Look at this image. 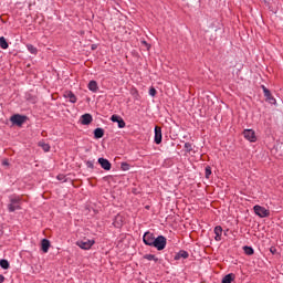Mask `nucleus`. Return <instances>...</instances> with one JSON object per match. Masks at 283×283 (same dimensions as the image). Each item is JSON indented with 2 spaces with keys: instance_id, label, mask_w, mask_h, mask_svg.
Segmentation results:
<instances>
[{
  "instance_id": "a878e982",
  "label": "nucleus",
  "mask_w": 283,
  "mask_h": 283,
  "mask_svg": "<svg viewBox=\"0 0 283 283\" xmlns=\"http://www.w3.org/2000/svg\"><path fill=\"white\" fill-rule=\"evenodd\" d=\"M185 149L188 151V154H190V151H193V145L191 143H186Z\"/></svg>"
},
{
  "instance_id": "9d476101",
  "label": "nucleus",
  "mask_w": 283,
  "mask_h": 283,
  "mask_svg": "<svg viewBox=\"0 0 283 283\" xmlns=\"http://www.w3.org/2000/svg\"><path fill=\"white\" fill-rule=\"evenodd\" d=\"M98 165H101L102 169H104L105 171H109L112 169V163H109V160L101 157L97 160Z\"/></svg>"
},
{
  "instance_id": "423d86ee",
  "label": "nucleus",
  "mask_w": 283,
  "mask_h": 283,
  "mask_svg": "<svg viewBox=\"0 0 283 283\" xmlns=\"http://www.w3.org/2000/svg\"><path fill=\"white\" fill-rule=\"evenodd\" d=\"M156 240V237L150 231H147L144 233L143 242L146 244V247H154V242Z\"/></svg>"
},
{
  "instance_id": "2f4dec72",
  "label": "nucleus",
  "mask_w": 283,
  "mask_h": 283,
  "mask_svg": "<svg viewBox=\"0 0 283 283\" xmlns=\"http://www.w3.org/2000/svg\"><path fill=\"white\" fill-rule=\"evenodd\" d=\"M86 167H88V169H94V161H86Z\"/></svg>"
},
{
  "instance_id": "aec40b11",
  "label": "nucleus",
  "mask_w": 283,
  "mask_h": 283,
  "mask_svg": "<svg viewBox=\"0 0 283 283\" xmlns=\"http://www.w3.org/2000/svg\"><path fill=\"white\" fill-rule=\"evenodd\" d=\"M0 48H1L2 50H8V48H9L8 41L6 40L4 36H1V38H0Z\"/></svg>"
},
{
  "instance_id": "bb28decb",
  "label": "nucleus",
  "mask_w": 283,
  "mask_h": 283,
  "mask_svg": "<svg viewBox=\"0 0 283 283\" xmlns=\"http://www.w3.org/2000/svg\"><path fill=\"white\" fill-rule=\"evenodd\" d=\"M120 169H122V171H129V164H127V163H122Z\"/></svg>"
},
{
  "instance_id": "c756f323",
  "label": "nucleus",
  "mask_w": 283,
  "mask_h": 283,
  "mask_svg": "<svg viewBox=\"0 0 283 283\" xmlns=\"http://www.w3.org/2000/svg\"><path fill=\"white\" fill-rule=\"evenodd\" d=\"M117 124H118V127H119V129H123V128H125V120L123 119V117H122V119H119L118 122H117Z\"/></svg>"
},
{
  "instance_id": "f3484780",
  "label": "nucleus",
  "mask_w": 283,
  "mask_h": 283,
  "mask_svg": "<svg viewBox=\"0 0 283 283\" xmlns=\"http://www.w3.org/2000/svg\"><path fill=\"white\" fill-rule=\"evenodd\" d=\"M88 90L94 93L98 92V83L96 81H91L88 83Z\"/></svg>"
},
{
  "instance_id": "473e14b6",
  "label": "nucleus",
  "mask_w": 283,
  "mask_h": 283,
  "mask_svg": "<svg viewBox=\"0 0 283 283\" xmlns=\"http://www.w3.org/2000/svg\"><path fill=\"white\" fill-rule=\"evenodd\" d=\"M2 165H3L4 167H8V165H10V163L8 161V159H3V160H2Z\"/></svg>"
},
{
  "instance_id": "2eb2a0df",
  "label": "nucleus",
  "mask_w": 283,
  "mask_h": 283,
  "mask_svg": "<svg viewBox=\"0 0 283 283\" xmlns=\"http://www.w3.org/2000/svg\"><path fill=\"white\" fill-rule=\"evenodd\" d=\"M123 222H124L123 216L117 214V216L115 217V220H114L113 224H114V227H116L117 229H120V227H123Z\"/></svg>"
},
{
  "instance_id": "0eeeda50",
  "label": "nucleus",
  "mask_w": 283,
  "mask_h": 283,
  "mask_svg": "<svg viewBox=\"0 0 283 283\" xmlns=\"http://www.w3.org/2000/svg\"><path fill=\"white\" fill-rule=\"evenodd\" d=\"M242 134H243V137L245 138V140H249L250 143L258 142V136H255V130L244 129Z\"/></svg>"
},
{
  "instance_id": "a211bd4d",
  "label": "nucleus",
  "mask_w": 283,
  "mask_h": 283,
  "mask_svg": "<svg viewBox=\"0 0 283 283\" xmlns=\"http://www.w3.org/2000/svg\"><path fill=\"white\" fill-rule=\"evenodd\" d=\"M233 280H235V274L230 273L222 279L221 283H231Z\"/></svg>"
},
{
  "instance_id": "72a5a7b5",
  "label": "nucleus",
  "mask_w": 283,
  "mask_h": 283,
  "mask_svg": "<svg viewBox=\"0 0 283 283\" xmlns=\"http://www.w3.org/2000/svg\"><path fill=\"white\" fill-rule=\"evenodd\" d=\"M6 281V277L0 274V283H3Z\"/></svg>"
},
{
  "instance_id": "5701e85b",
  "label": "nucleus",
  "mask_w": 283,
  "mask_h": 283,
  "mask_svg": "<svg viewBox=\"0 0 283 283\" xmlns=\"http://www.w3.org/2000/svg\"><path fill=\"white\" fill-rule=\"evenodd\" d=\"M39 147L43 149V151H50V144H45L44 142L39 143Z\"/></svg>"
},
{
  "instance_id": "20e7f679",
  "label": "nucleus",
  "mask_w": 283,
  "mask_h": 283,
  "mask_svg": "<svg viewBox=\"0 0 283 283\" xmlns=\"http://www.w3.org/2000/svg\"><path fill=\"white\" fill-rule=\"evenodd\" d=\"M94 244H96V241L90 239L76 241V247H80V249H83L84 251H90Z\"/></svg>"
},
{
  "instance_id": "7ed1b4c3",
  "label": "nucleus",
  "mask_w": 283,
  "mask_h": 283,
  "mask_svg": "<svg viewBox=\"0 0 283 283\" xmlns=\"http://www.w3.org/2000/svg\"><path fill=\"white\" fill-rule=\"evenodd\" d=\"M253 211L259 218H269L271 216V211L260 205L254 206Z\"/></svg>"
},
{
  "instance_id": "ddd939ff",
  "label": "nucleus",
  "mask_w": 283,
  "mask_h": 283,
  "mask_svg": "<svg viewBox=\"0 0 283 283\" xmlns=\"http://www.w3.org/2000/svg\"><path fill=\"white\" fill-rule=\"evenodd\" d=\"M50 240L48 239H42L41 241V250L43 251V253H48V251H50Z\"/></svg>"
},
{
  "instance_id": "f8f14e48",
  "label": "nucleus",
  "mask_w": 283,
  "mask_h": 283,
  "mask_svg": "<svg viewBox=\"0 0 283 283\" xmlns=\"http://www.w3.org/2000/svg\"><path fill=\"white\" fill-rule=\"evenodd\" d=\"M64 98H69L70 103H76L78 101L72 91L64 92Z\"/></svg>"
},
{
  "instance_id": "393cba45",
  "label": "nucleus",
  "mask_w": 283,
  "mask_h": 283,
  "mask_svg": "<svg viewBox=\"0 0 283 283\" xmlns=\"http://www.w3.org/2000/svg\"><path fill=\"white\" fill-rule=\"evenodd\" d=\"M27 49L29 50V52H30L31 54H36V52H39V51L36 50V46H34V45H32V44H28V45H27Z\"/></svg>"
},
{
  "instance_id": "6e6552de",
  "label": "nucleus",
  "mask_w": 283,
  "mask_h": 283,
  "mask_svg": "<svg viewBox=\"0 0 283 283\" xmlns=\"http://www.w3.org/2000/svg\"><path fill=\"white\" fill-rule=\"evenodd\" d=\"M262 90L268 103H271V105H275V97H273V95L271 94V91L266 88V86L264 85L262 86Z\"/></svg>"
},
{
  "instance_id": "412c9836",
  "label": "nucleus",
  "mask_w": 283,
  "mask_h": 283,
  "mask_svg": "<svg viewBox=\"0 0 283 283\" xmlns=\"http://www.w3.org/2000/svg\"><path fill=\"white\" fill-rule=\"evenodd\" d=\"M243 251L245 255H253L255 253V251L249 245L243 247Z\"/></svg>"
},
{
  "instance_id": "f03ea898",
  "label": "nucleus",
  "mask_w": 283,
  "mask_h": 283,
  "mask_svg": "<svg viewBox=\"0 0 283 283\" xmlns=\"http://www.w3.org/2000/svg\"><path fill=\"white\" fill-rule=\"evenodd\" d=\"M153 247L157 249V251H164V249L167 247V238L164 235H158L155 238Z\"/></svg>"
},
{
  "instance_id": "b1692460",
  "label": "nucleus",
  "mask_w": 283,
  "mask_h": 283,
  "mask_svg": "<svg viewBox=\"0 0 283 283\" xmlns=\"http://www.w3.org/2000/svg\"><path fill=\"white\" fill-rule=\"evenodd\" d=\"M0 266L1 269H10V262H8V260H0Z\"/></svg>"
},
{
  "instance_id": "39448f33",
  "label": "nucleus",
  "mask_w": 283,
  "mask_h": 283,
  "mask_svg": "<svg viewBox=\"0 0 283 283\" xmlns=\"http://www.w3.org/2000/svg\"><path fill=\"white\" fill-rule=\"evenodd\" d=\"M25 120H28V116L25 115L15 114L10 117V122L12 123V125H17L18 127H21L25 123Z\"/></svg>"
},
{
  "instance_id": "9b49d317",
  "label": "nucleus",
  "mask_w": 283,
  "mask_h": 283,
  "mask_svg": "<svg viewBox=\"0 0 283 283\" xmlns=\"http://www.w3.org/2000/svg\"><path fill=\"white\" fill-rule=\"evenodd\" d=\"M214 240L216 242H220L222 240V227L221 226H217L214 227Z\"/></svg>"
},
{
  "instance_id": "f257e3e1",
  "label": "nucleus",
  "mask_w": 283,
  "mask_h": 283,
  "mask_svg": "<svg viewBox=\"0 0 283 283\" xmlns=\"http://www.w3.org/2000/svg\"><path fill=\"white\" fill-rule=\"evenodd\" d=\"M22 202H28L23 196L12 195L9 197L8 211L9 213H14V211H20Z\"/></svg>"
},
{
  "instance_id": "cd10ccee",
  "label": "nucleus",
  "mask_w": 283,
  "mask_h": 283,
  "mask_svg": "<svg viewBox=\"0 0 283 283\" xmlns=\"http://www.w3.org/2000/svg\"><path fill=\"white\" fill-rule=\"evenodd\" d=\"M205 175H206V178L209 179L210 176H211V167L210 166H207L206 169H205Z\"/></svg>"
},
{
  "instance_id": "4be33fe9",
  "label": "nucleus",
  "mask_w": 283,
  "mask_h": 283,
  "mask_svg": "<svg viewBox=\"0 0 283 283\" xmlns=\"http://www.w3.org/2000/svg\"><path fill=\"white\" fill-rule=\"evenodd\" d=\"M144 260H148L149 262H151V261L158 262V258H156V255H154V254H145Z\"/></svg>"
},
{
  "instance_id": "6ab92c4d",
  "label": "nucleus",
  "mask_w": 283,
  "mask_h": 283,
  "mask_svg": "<svg viewBox=\"0 0 283 283\" xmlns=\"http://www.w3.org/2000/svg\"><path fill=\"white\" fill-rule=\"evenodd\" d=\"M103 136H105V130L103 128H96L94 130L95 138H103Z\"/></svg>"
},
{
  "instance_id": "1a4fd4ad",
  "label": "nucleus",
  "mask_w": 283,
  "mask_h": 283,
  "mask_svg": "<svg viewBox=\"0 0 283 283\" xmlns=\"http://www.w3.org/2000/svg\"><path fill=\"white\" fill-rule=\"evenodd\" d=\"M155 143L156 145L163 143V128L160 126H155Z\"/></svg>"
},
{
  "instance_id": "7c9ffc66",
  "label": "nucleus",
  "mask_w": 283,
  "mask_h": 283,
  "mask_svg": "<svg viewBox=\"0 0 283 283\" xmlns=\"http://www.w3.org/2000/svg\"><path fill=\"white\" fill-rule=\"evenodd\" d=\"M157 93H158V92H157L154 87H150V88H149V95H150V96H156Z\"/></svg>"
},
{
  "instance_id": "dca6fc26",
  "label": "nucleus",
  "mask_w": 283,
  "mask_h": 283,
  "mask_svg": "<svg viewBox=\"0 0 283 283\" xmlns=\"http://www.w3.org/2000/svg\"><path fill=\"white\" fill-rule=\"evenodd\" d=\"M180 258H184V260H187V258H189V252L185 250H180L179 253L176 254L175 260H180Z\"/></svg>"
},
{
  "instance_id": "c85d7f7f",
  "label": "nucleus",
  "mask_w": 283,
  "mask_h": 283,
  "mask_svg": "<svg viewBox=\"0 0 283 283\" xmlns=\"http://www.w3.org/2000/svg\"><path fill=\"white\" fill-rule=\"evenodd\" d=\"M122 118H123V117H120V116H118V115H112L111 120H112L113 123H118Z\"/></svg>"
},
{
  "instance_id": "4468645a",
  "label": "nucleus",
  "mask_w": 283,
  "mask_h": 283,
  "mask_svg": "<svg viewBox=\"0 0 283 283\" xmlns=\"http://www.w3.org/2000/svg\"><path fill=\"white\" fill-rule=\"evenodd\" d=\"M92 120H93V118H92V115H90V114H84L81 117L82 125H90L92 123Z\"/></svg>"
}]
</instances>
